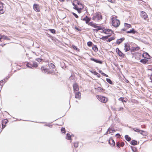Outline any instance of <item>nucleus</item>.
I'll use <instances>...</instances> for the list:
<instances>
[{
  "instance_id": "nucleus-8",
  "label": "nucleus",
  "mask_w": 152,
  "mask_h": 152,
  "mask_svg": "<svg viewBox=\"0 0 152 152\" xmlns=\"http://www.w3.org/2000/svg\"><path fill=\"white\" fill-rule=\"evenodd\" d=\"M74 91L75 92L79 90V88L78 85L76 83H75L73 86Z\"/></svg>"
},
{
  "instance_id": "nucleus-32",
  "label": "nucleus",
  "mask_w": 152,
  "mask_h": 152,
  "mask_svg": "<svg viewBox=\"0 0 152 152\" xmlns=\"http://www.w3.org/2000/svg\"><path fill=\"white\" fill-rule=\"evenodd\" d=\"M106 80L108 83L110 84H113V82L109 78H106Z\"/></svg>"
},
{
  "instance_id": "nucleus-55",
  "label": "nucleus",
  "mask_w": 152,
  "mask_h": 152,
  "mask_svg": "<svg viewBox=\"0 0 152 152\" xmlns=\"http://www.w3.org/2000/svg\"><path fill=\"white\" fill-rule=\"evenodd\" d=\"M115 136H116V137H120L121 135H120V134H119L118 133V134H116Z\"/></svg>"
},
{
  "instance_id": "nucleus-43",
  "label": "nucleus",
  "mask_w": 152,
  "mask_h": 152,
  "mask_svg": "<svg viewBox=\"0 0 152 152\" xmlns=\"http://www.w3.org/2000/svg\"><path fill=\"white\" fill-rule=\"evenodd\" d=\"M92 44V43L91 42L89 41L87 42V45L89 47L91 46Z\"/></svg>"
},
{
  "instance_id": "nucleus-27",
  "label": "nucleus",
  "mask_w": 152,
  "mask_h": 152,
  "mask_svg": "<svg viewBox=\"0 0 152 152\" xmlns=\"http://www.w3.org/2000/svg\"><path fill=\"white\" fill-rule=\"evenodd\" d=\"M124 26L126 29H128L131 27V25L130 24H129L126 23H124Z\"/></svg>"
},
{
  "instance_id": "nucleus-5",
  "label": "nucleus",
  "mask_w": 152,
  "mask_h": 152,
  "mask_svg": "<svg viewBox=\"0 0 152 152\" xmlns=\"http://www.w3.org/2000/svg\"><path fill=\"white\" fill-rule=\"evenodd\" d=\"M41 69L43 72L47 74L50 73L51 74L53 72L52 71H50L44 66H42L41 68Z\"/></svg>"
},
{
  "instance_id": "nucleus-45",
  "label": "nucleus",
  "mask_w": 152,
  "mask_h": 152,
  "mask_svg": "<svg viewBox=\"0 0 152 152\" xmlns=\"http://www.w3.org/2000/svg\"><path fill=\"white\" fill-rule=\"evenodd\" d=\"M50 31L52 33H55L56 31L54 29H49Z\"/></svg>"
},
{
  "instance_id": "nucleus-49",
  "label": "nucleus",
  "mask_w": 152,
  "mask_h": 152,
  "mask_svg": "<svg viewBox=\"0 0 152 152\" xmlns=\"http://www.w3.org/2000/svg\"><path fill=\"white\" fill-rule=\"evenodd\" d=\"M72 14L76 18H78V15L75 13L73 12Z\"/></svg>"
},
{
  "instance_id": "nucleus-63",
  "label": "nucleus",
  "mask_w": 152,
  "mask_h": 152,
  "mask_svg": "<svg viewBox=\"0 0 152 152\" xmlns=\"http://www.w3.org/2000/svg\"><path fill=\"white\" fill-rule=\"evenodd\" d=\"M60 1H62V2H63L64 0H59Z\"/></svg>"
},
{
  "instance_id": "nucleus-1",
  "label": "nucleus",
  "mask_w": 152,
  "mask_h": 152,
  "mask_svg": "<svg viewBox=\"0 0 152 152\" xmlns=\"http://www.w3.org/2000/svg\"><path fill=\"white\" fill-rule=\"evenodd\" d=\"M92 16V19L93 20L98 21L102 19V16L100 12H97L94 14Z\"/></svg>"
},
{
  "instance_id": "nucleus-46",
  "label": "nucleus",
  "mask_w": 152,
  "mask_h": 152,
  "mask_svg": "<svg viewBox=\"0 0 152 152\" xmlns=\"http://www.w3.org/2000/svg\"><path fill=\"white\" fill-rule=\"evenodd\" d=\"M35 60L39 62H40L42 60V59L41 58H36L35 59Z\"/></svg>"
},
{
  "instance_id": "nucleus-22",
  "label": "nucleus",
  "mask_w": 152,
  "mask_h": 152,
  "mask_svg": "<svg viewBox=\"0 0 152 152\" xmlns=\"http://www.w3.org/2000/svg\"><path fill=\"white\" fill-rule=\"evenodd\" d=\"M126 32L127 33H132L133 34H134L136 32V31L134 30V29L132 28L130 30V31H128Z\"/></svg>"
},
{
  "instance_id": "nucleus-9",
  "label": "nucleus",
  "mask_w": 152,
  "mask_h": 152,
  "mask_svg": "<svg viewBox=\"0 0 152 152\" xmlns=\"http://www.w3.org/2000/svg\"><path fill=\"white\" fill-rule=\"evenodd\" d=\"M81 20L85 21L86 23L87 24H88L89 21L91 20V19L87 16H86V17L83 19L82 18H81Z\"/></svg>"
},
{
  "instance_id": "nucleus-2",
  "label": "nucleus",
  "mask_w": 152,
  "mask_h": 152,
  "mask_svg": "<svg viewBox=\"0 0 152 152\" xmlns=\"http://www.w3.org/2000/svg\"><path fill=\"white\" fill-rule=\"evenodd\" d=\"M26 65L28 67L30 68H32V67L36 68L38 66L37 63L34 61H32L30 63L28 62Z\"/></svg>"
},
{
  "instance_id": "nucleus-41",
  "label": "nucleus",
  "mask_w": 152,
  "mask_h": 152,
  "mask_svg": "<svg viewBox=\"0 0 152 152\" xmlns=\"http://www.w3.org/2000/svg\"><path fill=\"white\" fill-rule=\"evenodd\" d=\"M73 5L74 6L73 8L74 9L76 10H78V9L80 7H78V6H77L74 3L73 4Z\"/></svg>"
},
{
  "instance_id": "nucleus-50",
  "label": "nucleus",
  "mask_w": 152,
  "mask_h": 152,
  "mask_svg": "<svg viewBox=\"0 0 152 152\" xmlns=\"http://www.w3.org/2000/svg\"><path fill=\"white\" fill-rule=\"evenodd\" d=\"M131 148L133 152H135V151H136V149L134 147L132 148V147L131 146Z\"/></svg>"
},
{
  "instance_id": "nucleus-57",
  "label": "nucleus",
  "mask_w": 152,
  "mask_h": 152,
  "mask_svg": "<svg viewBox=\"0 0 152 152\" xmlns=\"http://www.w3.org/2000/svg\"><path fill=\"white\" fill-rule=\"evenodd\" d=\"M116 52L118 53V52H120V51H120V50H119V49L118 48H117L116 49Z\"/></svg>"
},
{
  "instance_id": "nucleus-35",
  "label": "nucleus",
  "mask_w": 152,
  "mask_h": 152,
  "mask_svg": "<svg viewBox=\"0 0 152 152\" xmlns=\"http://www.w3.org/2000/svg\"><path fill=\"white\" fill-rule=\"evenodd\" d=\"M118 54L119 56L121 57H124V55L121 51L118 52Z\"/></svg>"
},
{
  "instance_id": "nucleus-7",
  "label": "nucleus",
  "mask_w": 152,
  "mask_h": 152,
  "mask_svg": "<svg viewBox=\"0 0 152 152\" xmlns=\"http://www.w3.org/2000/svg\"><path fill=\"white\" fill-rule=\"evenodd\" d=\"M103 32L106 34H109L110 35H111L113 33V31L110 29H104L103 31Z\"/></svg>"
},
{
  "instance_id": "nucleus-26",
  "label": "nucleus",
  "mask_w": 152,
  "mask_h": 152,
  "mask_svg": "<svg viewBox=\"0 0 152 152\" xmlns=\"http://www.w3.org/2000/svg\"><path fill=\"white\" fill-rule=\"evenodd\" d=\"M133 130L135 132H144V131L141 130L137 128H134L133 129Z\"/></svg>"
},
{
  "instance_id": "nucleus-17",
  "label": "nucleus",
  "mask_w": 152,
  "mask_h": 152,
  "mask_svg": "<svg viewBox=\"0 0 152 152\" xmlns=\"http://www.w3.org/2000/svg\"><path fill=\"white\" fill-rule=\"evenodd\" d=\"M140 49V48L139 47H133L132 48L130 49V51H131V54H133L134 53H133V52L136 50H139Z\"/></svg>"
},
{
  "instance_id": "nucleus-62",
  "label": "nucleus",
  "mask_w": 152,
  "mask_h": 152,
  "mask_svg": "<svg viewBox=\"0 0 152 152\" xmlns=\"http://www.w3.org/2000/svg\"><path fill=\"white\" fill-rule=\"evenodd\" d=\"M45 126H48L49 127H50L51 126V125H45Z\"/></svg>"
},
{
  "instance_id": "nucleus-11",
  "label": "nucleus",
  "mask_w": 152,
  "mask_h": 152,
  "mask_svg": "<svg viewBox=\"0 0 152 152\" xmlns=\"http://www.w3.org/2000/svg\"><path fill=\"white\" fill-rule=\"evenodd\" d=\"M140 15L144 19H146L148 17V15L147 14L143 11H142L141 12Z\"/></svg>"
},
{
  "instance_id": "nucleus-14",
  "label": "nucleus",
  "mask_w": 152,
  "mask_h": 152,
  "mask_svg": "<svg viewBox=\"0 0 152 152\" xmlns=\"http://www.w3.org/2000/svg\"><path fill=\"white\" fill-rule=\"evenodd\" d=\"M4 12L3 10V4L2 3H0V14L4 13Z\"/></svg>"
},
{
  "instance_id": "nucleus-36",
  "label": "nucleus",
  "mask_w": 152,
  "mask_h": 152,
  "mask_svg": "<svg viewBox=\"0 0 152 152\" xmlns=\"http://www.w3.org/2000/svg\"><path fill=\"white\" fill-rule=\"evenodd\" d=\"M145 57H144V54H143L142 55V56H143L144 57H145L147 58H148V57H149V54L147 53H145Z\"/></svg>"
},
{
  "instance_id": "nucleus-28",
  "label": "nucleus",
  "mask_w": 152,
  "mask_h": 152,
  "mask_svg": "<svg viewBox=\"0 0 152 152\" xmlns=\"http://www.w3.org/2000/svg\"><path fill=\"white\" fill-rule=\"evenodd\" d=\"M131 144L134 145H136L137 144V141L134 140H132L131 142Z\"/></svg>"
},
{
  "instance_id": "nucleus-25",
  "label": "nucleus",
  "mask_w": 152,
  "mask_h": 152,
  "mask_svg": "<svg viewBox=\"0 0 152 152\" xmlns=\"http://www.w3.org/2000/svg\"><path fill=\"white\" fill-rule=\"evenodd\" d=\"M88 25L90 26H92L94 27H96V26L95 25V24L94 23L92 22H90L88 23Z\"/></svg>"
},
{
  "instance_id": "nucleus-15",
  "label": "nucleus",
  "mask_w": 152,
  "mask_h": 152,
  "mask_svg": "<svg viewBox=\"0 0 152 152\" xmlns=\"http://www.w3.org/2000/svg\"><path fill=\"white\" fill-rule=\"evenodd\" d=\"M8 120L7 119H4L2 120V128L3 129L5 127V124L8 122Z\"/></svg>"
},
{
  "instance_id": "nucleus-56",
  "label": "nucleus",
  "mask_w": 152,
  "mask_h": 152,
  "mask_svg": "<svg viewBox=\"0 0 152 152\" xmlns=\"http://www.w3.org/2000/svg\"><path fill=\"white\" fill-rule=\"evenodd\" d=\"M124 143L123 142H121L120 143V146H121L122 147H123L124 146Z\"/></svg>"
},
{
  "instance_id": "nucleus-40",
  "label": "nucleus",
  "mask_w": 152,
  "mask_h": 152,
  "mask_svg": "<svg viewBox=\"0 0 152 152\" xmlns=\"http://www.w3.org/2000/svg\"><path fill=\"white\" fill-rule=\"evenodd\" d=\"M118 100L121 101L122 102H126V101L124 100V98L123 97H120L118 99Z\"/></svg>"
},
{
  "instance_id": "nucleus-54",
  "label": "nucleus",
  "mask_w": 152,
  "mask_h": 152,
  "mask_svg": "<svg viewBox=\"0 0 152 152\" xmlns=\"http://www.w3.org/2000/svg\"><path fill=\"white\" fill-rule=\"evenodd\" d=\"M116 144L117 146L118 147H119L120 146V143L119 142H117Z\"/></svg>"
},
{
  "instance_id": "nucleus-47",
  "label": "nucleus",
  "mask_w": 152,
  "mask_h": 152,
  "mask_svg": "<svg viewBox=\"0 0 152 152\" xmlns=\"http://www.w3.org/2000/svg\"><path fill=\"white\" fill-rule=\"evenodd\" d=\"M114 39V38L113 37H110L108 39V41L110 42L111 41L113 40Z\"/></svg>"
},
{
  "instance_id": "nucleus-52",
  "label": "nucleus",
  "mask_w": 152,
  "mask_h": 152,
  "mask_svg": "<svg viewBox=\"0 0 152 152\" xmlns=\"http://www.w3.org/2000/svg\"><path fill=\"white\" fill-rule=\"evenodd\" d=\"M99 72L102 75H103L104 76V73L101 70H99Z\"/></svg>"
},
{
  "instance_id": "nucleus-39",
  "label": "nucleus",
  "mask_w": 152,
  "mask_h": 152,
  "mask_svg": "<svg viewBox=\"0 0 152 152\" xmlns=\"http://www.w3.org/2000/svg\"><path fill=\"white\" fill-rule=\"evenodd\" d=\"M75 2L78 5H81V6H83V5L78 0H76Z\"/></svg>"
},
{
  "instance_id": "nucleus-44",
  "label": "nucleus",
  "mask_w": 152,
  "mask_h": 152,
  "mask_svg": "<svg viewBox=\"0 0 152 152\" xmlns=\"http://www.w3.org/2000/svg\"><path fill=\"white\" fill-rule=\"evenodd\" d=\"M61 131L63 133H65V129L64 128H62L61 129Z\"/></svg>"
},
{
  "instance_id": "nucleus-20",
  "label": "nucleus",
  "mask_w": 152,
  "mask_h": 152,
  "mask_svg": "<svg viewBox=\"0 0 152 152\" xmlns=\"http://www.w3.org/2000/svg\"><path fill=\"white\" fill-rule=\"evenodd\" d=\"M125 39L124 38H122L117 40V42L118 44H120Z\"/></svg>"
},
{
  "instance_id": "nucleus-18",
  "label": "nucleus",
  "mask_w": 152,
  "mask_h": 152,
  "mask_svg": "<svg viewBox=\"0 0 152 152\" xmlns=\"http://www.w3.org/2000/svg\"><path fill=\"white\" fill-rule=\"evenodd\" d=\"M108 142L110 144L113 145H115L114 140L112 138H110L109 139Z\"/></svg>"
},
{
  "instance_id": "nucleus-24",
  "label": "nucleus",
  "mask_w": 152,
  "mask_h": 152,
  "mask_svg": "<svg viewBox=\"0 0 152 152\" xmlns=\"http://www.w3.org/2000/svg\"><path fill=\"white\" fill-rule=\"evenodd\" d=\"M96 27H94V28H97V29H93V30L94 31H95V32H97L98 31V30H99L102 29V28L101 27H99V26H96Z\"/></svg>"
},
{
  "instance_id": "nucleus-4",
  "label": "nucleus",
  "mask_w": 152,
  "mask_h": 152,
  "mask_svg": "<svg viewBox=\"0 0 152 152\" xmlns=\"http://www.w3.org/2000/svg\"><path fill=\"white\" fill-rule=\"evenodd\" d=\"M112 24L114 27H118L120 25V21L118 19H113L112 21Z\"/></svg>"
},
{
  "instance_id": "nucleus-42",
  "label": "nucleus",
  "mask_w": 152,
  "mask_h": 152,
  "mask_svg": "<svg viewBox=\"0 0 152 152\" xmlns=\"http://www.w3.org/2000/svg\"><path fill=\"white\" fill-rule=\"evenodd\" d=\"M103 89L101 87H99L97 88V91L99 92H101L102 91Z\"/></svg>"
},
{
  "instance_id": "nucleus-6",
  "label": "nucleus",
  "mask_w": 152,
  "mask_h": 152,
  "mask_svg": "<svg viewBox=\"0 0 152 152\" xmlns=\"http://www.w3.org/2000/svg\"><path fill=\"white\" fill-rule=\"evenodd\" d=\"M130 45L129 44L126 43H125L124 50L126 52L130 50Z\"/></svg>"
},
{
  "instance_id": "nucleus-60",
  "label": "nucleus",
  "mask_w": 152,
  "mask_h": 152,
  "mask_svg": "<svg viewBox=\"0 0 152 152\" xmlns=\"http://www.w3.org/2000/svg\"><path fill=\"white\" fill-rule=\"evenodd\" d=\"M104 76H105L106 77H108V76L106 74H104Z\"/></svg>"
},
{
  "instance_id": "nucleus-10",
  "label": "nucleus",
  "mask_w": 152,
  "mask_h": 152,
  "mask_svg": "<svg viewBox=\"0 0 152 152\" xmlns=\"http://www.w3.org/2000/svg\"><path fill=\"white\" fill-rule=\"evenodd\" d=\"M33 8L34 10L37 12L40 11V9L39 6L37 4H34Z\"/></svg>"
},
{
  "instance_id": "nucleus-37",
  "label": "nucleus",
  "mask_w": 152,
  "mask_h": 152,
  "mask_svg": "<svg viewBox=\"0 0 152 152\" xmlns=\"http://www.w3.org/2000/svg\"><path fill=\"white\" fill-rule=\"evenodd\" d=\"M74 147L75 148H77L78 147V143L77 142H75L74 144Z\"/></svg>"
},
{
  "instance_id": "nucleus-21",
  "label": "nucleus",
  "mask_w": 152,
  "mask_h": 152,
  "mask_svg": "<svg viewBox=\"0 0 152 152\" xmlns=\"http://www.w3.org/2000/svg\"><path fill=\"white\" fill-rule=\"evenodd\" d=\"M48 65L49 68L51 69H53L55 67L54 65L52 63H48Z\"/></svg>"
},
{
  "instance_id": "nucleus-64",
  "label": "nucleus",
  "mask_w": 152,
  "mask_h": 152,
  "mask_svg": "<svg viewBox=\"0 0 152 152\" xmlns=\"http://www.w3.org/2000/svg\"><path fill=\"white\" fill-rule=\"evenodd\" d=\"M9 78V77H6V79L7 80Z\"/></svg>"
},
{
  "instance_id": "nucleus-51",
  "label": "nucleus",
  "mask_w": 152,
  "mask_h": 152,
  "mask_svg": "<svg viewBox=\"0 0 152 152\" xmlns=\"http://www.w3.org/2000/svg\"><path fill=\"white\" fill-rule=\"evenodd\" d=\"M124 110V108L123 107H120L119 109L118 110L119 111H122Z\"/></svg>"
},
{
  "instance_id": "nucleus-19",
  "label": "nucleus",
  "mask_w": 152,
  "mask_h": 152,
  "mask_svg": "<svg viewBox=\"0 0 152 152\" xmlns=\"http://www.w3.org/2000/svg\"><path fill=\"white\" fill-rule=\"evenodd\" d=\"M115 132V131L113 129L111 128H109L108 129L106 133V134H107L109 132V133L110 134L112 132Z\"/></svg>"
},
{
  "instance_id": "nucleus-16",
  "label": "nucleus",
  "mask_w": 152,
  "mask_h": 152,
  "mask_svg": "<svg viewBox=\"0 0 152 152\" xmlns=\"http://www.w3.org/2000/svg\"><path fill=\"white\" fill-rule=\"evenodd\" d=\"M90 60L91 61H94V62L96 63H99L100 64H101L102 63V61H101L99 60L94 59L93 58H90Z\"/></svg>"
},
{
  "instance_id": "nucleus-23",
  "label": "nucleus",
  "mask_w": 152,
  "mask_h": 152,
  "mask_svg": "<svg viewBox=\"0 0 152 152\" xmlns=\"http://www.w3.org/2000/svg\"><path fill=\"white\" fill-rule=\"evenodd\" d=\"M148 61V60L145 59H143L140 60V62L144 64H145Z\"/></svg>"
},
{
  "instance_id": "nucleus-38",
  "label": "nucleus",
  "mask_w": 152,
  "mask_h": 152,
  "mask_svg": "<svg viewBox=\"0 0 152 152\" xmlns=\"http://www.w3.org/2000/svg\"><path fill=\"white\" fill-rule=\"evenodd\" d=\"M6 81L5 80V79H4V80H1L0 81V85L2 86L6 82Z\"/></svg>"
},
{
  "instance_id": "nucleus-31",
  "label": "nucleus",
  "mask_w": 152,
  "mask_h": 152,
  "mask_svg": "<svg viewBox=\"0 0 152 152\" xmlns=\"http://www.w3.org/2000/svg\"><path fill=\"white\" fill-rule=\"evenodd\" d=\"M83 6H81V7H79L78 10H77V11L79 13H80L81 12V10L83 9Z\"/></svg>"
},
{
  "instance_id": "nucleus-13",
  "label": "nucleus",
  "mask_w": 152,
  "mask_h": 152,
  "mask_svg": "<svg viewBox=\"0 0 152 152\" xmlns=\"http://www.w3.org/2000/svg\"><path fill=\"white\" fill-rule=\"evenodd\" d=\"M3 39L4 40H10V39L7 36L4 35H2L0 34V39Z\"/></svg>"
},
{
  "instance_id": "nucleus-59",
  "label": "nucleus",
  "mask_w": 152,
  "mask_h": 152,
  "mask_svg": "<svg viewBox=\"0 0 152 152\" xmlns=\"http://www.w3.org/2000/svg\"><path fill=\"white\" fill-rule=\"evenodd\" d=\"M127 29H126V28H124L122 29L121 30L123 31H126V30Z\"/></svg>"
},
{
  "instance_id": "nucleus-12",
  "label": "nucleus",
  "mask_w": 152,
  "mask_h": 152,
  "mask_svg": "<svg viewBox=\"0 0 152 152\" xmlns=\"http://www.w3.org/2000/svg\"><path fill=\"white\" fill-rule=\"evenodd\" d=\"M75 98L76 99H80L81 97V94L79 92H75Z\"/></svg>"
},
{
  "instance_id": "nucleus-33",
  "label": "nucleus",
  "mask_w": 152,
  "mask_h": 152,
  "mask_svg": "<svg viewBox=\"0 0 152 152\" xmlns=\"http://www.w3.org/2000/svg\"><path fill=\"white\" fill-rule=\"evenodd\" d=\"M93 50L95 52H96L98 50V48L96 45H94L92 47Z\"/></svg>"
},
{
  "instance_id": "nucleus-29",
  "label": "nucleus",
  "mask_w": 152,
  "mask_h": 152,
  "mask_svg": "<svg viewBox=\"0 0 152 152\" xmlns=\"http://www.w3.org/2000/svg\"><path fill=\"white\" fill-rule=\"evenodd\" d=\"M125 139L128 141H129L131 140V138L127 135L125 136Z\"/></svg>"
},
{
  "instance_id": "nucleus-53",
  "label": "nucleus",
  "mask_w": 152,
  "mask_h": 152,
  "mask_svg": "<svg viewBox=\"0 0 152 152\" xmlns=\"http://www.w3.org/2000/svg\"><path fill=\"white\" fill-rule=\"evenodd\" d=\"M117 18V17L116 16H114L111 19H112V20L113 19H116Z\"/></svg>"
},
{
  "instance_id": "nucleus-48",
  "label": "nucleus",
  "mask_w": 152,
  "mask_h": 152,
  "mask_svg": "<svg viewBox=\"0 0 152 152\" xmlns=\"http://www.w3.org/2000/svg\"><path fill=\"white\" fill-rule=\"evenodd\" d=\"M75 28L78 31H81V29H80V28H77V27L75 26Z\"/></svg>"
},
{
  "instance_id": "nucleus-30",
  "label": "nucleus",
  "mask_w": 152,
  "mask_h": 152,
  "mask_svg": "<svg viewBox=\"0 0 152 152\" xmlns=\"http://www.w3.org/2000/svg\"><path fill=\"white\" fill-rule=\"evenodd\" d=\"M66 139L68 140H71V136L68 133L67 134L66 137Z\"/></svg>"
},
{
  "instance_id": "nucleus-34",
  "label": "nucleus",
  "mask_w": 152,
  "mask_h": 152,
  "mask_svg": "<svg viewBox=\"0 0 152 152\" xmlns=\"http://www.w3.org/2000/svg\"><path fill=\"white\" fill-rule=\"evenodd\" d=\"M92 73H93L94 75H97V77H99L100 76V75L96 71H94L92 72Z\"/></svg>"
},
{
  "instance_id": "nucleus-3",
  "label": "nucleus",
  "mask_w": 152,
  "mask_h": 152,
  "mask_svg": "<svg viewBox=\"0 0 152 152\" xmlns=\"http://www.w3.org/2000/svg\"><path fill=\"white\" fill-rule=\"evenodd\" d=\"M96 97L100 101L104 103H106L108 100L107 98L102 96L97 95Z\"/></svg>"
},
{
  "instance_id": "nucleus-61",
  "label": "nucleus",
  "mask_w": 152,
  "mask_h": 152,
  "mask_svg": "<svg viewBox=\"0 0 152 152\" xmlns=\"http://www.w3.org/2000/svg\"><path fill=\"white\" fill-rule=\"evenodd\" d=\"M145 132L144 131V132H139L140 134H142V132Z\"/></svg>"
},
{
  "instance_id": "nucleus-58",
  "label": "nucleus",
  "mask_w": 152,
  "mask_h": 152,
  "mask_svg": "<svg viewBox=\"0 0 152 152\" xmlns=\"http://www.w3.org/2000/svg\"><path fill=\"white\" fill-rule=\"evenodd\" d=\"M74 49H76V50H78V49L77 48L76 46H74L73 47Z\"/></svg>"
}]
</instances>
